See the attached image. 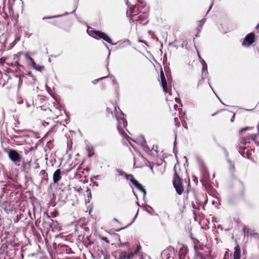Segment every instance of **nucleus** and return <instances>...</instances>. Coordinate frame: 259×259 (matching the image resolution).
Listing matches in <instances>:
<instances>
[{
  "instance_id": "obj_1",
  "label": "nucleus",
  "mask_w": 259,
  "mask_h": 259,
  "mask_svg": "<svg viewBox=\"0 0 259 259\" xmlns=\"http://www.w3.org/2000/svg\"><path fill=\"white\" fill-rule=\"evenodd\" d=\"M178 166H174L175 174L172 178V185L177 193L181 195L184 192V186L180 172L178 170Z\"/></svg>"
},
{
  "instance_id": "obj_2",
  "label": "nucleus",
  "mask_w": 259,
  "mask_h": 259,
  "mask_svg": "<svg viewBox=\"0 0 259 259\" xmlns=\"http://www.w3.org/2000/svg\"><path fill=\"white\" fill-rule=\"evenodd\" d=\"M117 172L119 176H123L127 180H129L138 190L142 192L144 195H146V190L144 188L143 186L135 179L133 175L127 174L124 171L119 169H117Z\"/></svg>"
},
{
  "instance_id": "obj_3",
  "label": "nucleus",
  "mask_w": 259,
  "mask_h": 259,
  "mask_svg": "<svg viewBox=\"0 0 259 259\" xmlns=\"http://www.w3.org/2000/svg\"><path fill=\"white\" fill-rule=\"evenodd\" d=\"M89 34L96 39L102 38L106 42L109 44H112V40L111 38L104 32L96 30H89Z\"/></svg>"
},
{
  "instance_id": "obj_4",
  "label": "nucleus",
  "mask_w": 259,
  "mask_h": 259,
  "mask_svg": "<svg viewBox=\"0 0 259 259\" xmlns=\"http://www.w3.org/2000/svg\"><path fill=\"white\" fill-rule=\"evenodd\" d=\"M8 157L16 165H19L21 160V156L15 150L10 149L8 151Z\"/></svg>"
},
{
  "instance_id": "obj_5",
  "label": "nucleus",
  "mask_w": 259,
  "mask_h": 259,
  "mask_svg": "<svg viewBox=\"0 0 259 259\" xmlns=\"http://www.w3.org/2000/svg\"><path fill=\"white\" fill-rule=\"evenodd\" d=\"M141 249V246H137L136 249L134 251L127 252L126 251H122L119 254L118 259H133L137 255Z\"/></svg>"
},
{
  "instance_id": "obj_6",
  "label": "nucleus",
  "mask_w": 259,
  "mask_h": 259,
  "mask_svg": "<svg viewBox=\"0 0 259 259\" xmlns=\"http://www.w3.org/2000/svg\"><path fill=\"white\" fill-rule=\"evenodd\" d=\"M24 54L23 52H19L17 54L13 56V59L15 61L14 63H11V66H15L18 67V69L21 70V68H24L23 67V59L22 58V56ZM24 58H25L24 57ZM24 59H26L24 58Z\"/></svg>"
},
{
  "instance_id": "obj_7",
  "label": "nucleus",
  "mask_w": 259,
  "mask_h": 259,
  "mask_svg": "<svg viewBox=\"0 0 259 259\" xmlns=\"http://www.w3.org/2000/svg\"><path fill=\"white\" fill-rule=\"evenodd\" d=\"M116 119L118 121L117 127L119 133L121 135L125 134L123 128H125L127 126V123L126 120L123 117H116Z\"/></svg>"
},
{
  "instance_id": "obj_8",
  "label": "nucleus",
  "mask_w": 259,
  "mask_h": 259,
  "mask_svg": "<svg viewBox=\"0 0 259 259\" xmlns=\"http://www.w3.org/2000/svg\"><path fill=\"white\" fill-rule=\"evenodd\" d=\"M215 114H220L221 116L224 119H227L228 117L232 116V118L231 119V122H233L234 121L235 117V113L226 110H222L219 111L213 114L212 116H214Z\"/></svg>"
},
{
  "instance_id": "obj_9",
  "label": "nucleus",
  "mask_w": 259,
  "mask_h": 259,
  "mask_svg": "<svg viewBox=\"0 0 259 259\" xmlns=\"http://www.w3.org/2000/svg\"><path fill=\"white\" fill-rule=\"evenodd\" d=\"M255 41V34L253 32L248 34L244 38V40L242 43L243 46H250Z\"/></svg>"
},
{
  "instance_id": "obj_10",
  "label": "nucleus",
  "mask_w": 259,
  "mask_h": 259,
  "mask_svg": "<svg viewBox=\"0 0 259 259\" xmlns=\"http://www.w3.org/2000/svg\"><path fill=\"white\" fill-rule=\"evenodd\" d=\"M44 103H48L47 100L44 96L38 95L35 99L34 101H33L32 105L35 106L37 108H42V104Z\"/></svg>"
},
{
  "instance_id": "obj_11",
  "label": "nucleus",
  "mask_w": 259,
  "mask_h": 259,
  "mask_svg": "<svg viewBox=\"0 0 259 259\" xmlns=\"http://www.w3.org/2000/svg\"><path fill=\"white\" fill-rule=\"evenodd\" d=\"M160 84L162 87L163 92L165 93H168L169 94H171L170 92L168 91L167 86V81L165 77L164 72L162 68H161L160 70Z\"/></svg>"
},
{
  "instance_id": "obj_12",
  "label": "nucleus",
  "mask_w": 259,
  "mask_h": 259,
  "mask_svg": "<svg viewBox=\"0 0 259 259\" xmlns=\"http://www.w3.org/2000/svg\"><path fill=\"white\" fill-rule=\"evenodd\" d=\"M24 57L26 59H27L30 61V63H31L32 67L33 68H34L35 70L39 71H41L42 70L44 69V67L40 65L37 64L35 62L34 60L28 55V53L25 54Z\"/></svg>"
},
{
  "instance_id": "obj_13",
  "label": "nucleus",
  "mask_w": 259,
  "mask_h": 259,
  "mask_svg": "<svg viewBox=\"0 0 259 259\" xmlns=\"http://www.w3.org/2000/svg\"><path fill=\"white\" fill-rule=\"evenodd\" d=\"M49 112L51 114L50 116L52 118H53L54 117H58L61 115L63 112H65L61 108L55 106H54L52 109H51Z\"/></svg>"
},
{
  "instance_id": "obj_14",
  "label": "nucleus",
  "mask_w": 259,
  "mask_h": 259,
  "mask_svg": "<svg viewBox=\"0 0 259 259\" xmlns=\"http://www.w3.org/2000/svg\"><path fill=\"white\" fill-rule=\"evenodd\" d=\"M139 14V8L137 5L133 6L128 11H127L126 14L128 17L132 18Z\"/></svg>"
},
{
  "instance_id": "obj_15",
  "label": "nucleus",
  "mask_w": 259,
  "mask_h": 259,
  "mask_svg": "<svg viewBox=\"0 0 259 259\" xmlns=\"http://www.w3.org/2000/svg\"><path fill=\"white\" fill-rule=\"evenodd\" d=\"M62 174L63 171H62L60 169H57L54 171L53 175L54 183H57L61 179Z\"/></svg>"
},
{
  "instance_id": "obj_16",
  "label": "nucleus",
  "mask_w": 259,
  "mask_h": 259,
  "mask_svg": "<svg viewBox=\"0 0 259 259\" xmlns=\"http://www.w3.org/2000/svg\"><path fill=\"white\" fill-rule=\"evenodd\" d=\"M211 250H209L208 253L205 255L201 252H198L196 251L194 252V257L195 259H206V257H211Z\"/></svg>"
},
{
  "instance_id": "obj_17",
  "label": "nucleus",
  "mask_w": 259,
  "mask_h": 259,
  "mask_svg": "<svg viewBox=\"0 0 259 259\" xmlns=\"http://www.w3.org/2000/svg\"><path fill=\"white\" fill-rule=\"evenodd\" d=\"M256 138V135H250L247 137H242L241 142L244 144L250 143L251 141H255Z\"/></svg>"
},
{
  "instance_id": "obj_18",
  "label": "nucleus",
  "mask_w": 259,
  "mask_h": 259,
  "mask_svg": "<svg viewBox=\"0 0 259 259\" xmlns=\"http://www.w3.org/2000/svg\"><path fill=\"white\" fill-rule=\"evenodd\" d=\"M138 21L142 24H146L148 22V15L146 13H143L138 17Z\"/></svg>"
},
{
  "instance_id": "obj_19",
  "label": "nucleus",
  "mask_w": 259,
  "mask_h": 259,
  "mask_svg": "<svg viewBox=\"0 0 259 259\" xmlns=\"http://www.w3.org/2000/svg\"><path fill=\"white\" fill-rule=\"evenodd\" d=\"M240 187L239 189L238 193L240 197H244L246 192V187L245 184L242 182H240Z\"/></svg>"
},
{
  "instance_id": "obj_20",
  "label": "nucleus",
  "mask_w": 259,
  "mask_h": 259,
  "mask_svg": "<svg viewBox=\"0 0 259 259\" xmlns=\"http://www.w3.org/2000/svg\"><path fill=\"white\" fill-rule=\"evenodd\" d=\"M54 123V122L51 117L47 118L46 120H43L41 121L42 125L45 127L49 126L52 127Z\"/></svg>"
},
{
  "instance_id": "obj_21",
  "label": "nucleus",
  "mask_w": 259,
  "mask_h": 259,
  "mask_svg": "<svg viewBox=\"0 0 259 259\" xmlns=\"http://www.w3.org/2000/svg\"><path fill=\"white\" fill-rule=\"evenodd\" d=\"M84 219H83V220L80 219V220L78 221L77 224L76 226V229H75L76 232H77V229H78L79 227L82 228L85 231L89 230V228L88 227H86L85 225H84Z\"/></svg>"
},
{
  "instance_id": "obj_22",
  "label": "nucleus",
  "mask_w": 259,
  "mask_h": 259,
  "mask_svg": "<svg viewBox=\"0 0 259 259\" xmlns=\"http://www.w3.org/2000/svg\"><path fill=\"white\" fill-rule=\"evenodd\" d=\"M190 238H191V239L193 241L194 252L198 251V246L200 244L199 240L198 239L194 238L192 235H191Z\"/></svg>"
},
{
  "instance_id": "obj_23",
  "label": "nucleus",
  "mask_w": 259,
  "mask_h": 259,
  "mask_svg": "<svg viewBox=\"0 0 259 259\" xmlns=\"http://www.w3.org/2000/svg\"><path fill=\"white\" fill-rule=\"evenodd\" d=\"M240 248L238 245L235 247L234 259H240Z\"/></svg>"
},
{
  "instance_id": "obj_24",
  "label": "nucleus",
  "mask_w": 259,
  "mask_h": 259,
  "mask_svg": "<svg viewBox=\"0 0 259 259\" xmlns=\"http://www.w3.org/2000/svg\"><path fill=\"white\" fill-rule=\"evenodd\" d=\"M84 245L87 247L91 246L94 243V241L92 240V237L91 235L87 237V238L84 240Z\"/></svg>"
},
{
  "instance_id": "obj_25",
  "label": "nucleus",
  "mask_w": 259,
  "mask_h": 259,
  "mask_svg": "<svg viewBox=\"0 0 259 259\" xmlns=\"http://www.w3.org/2000/svg\"><path fill=\"white\" fill-rule=\"evenodd\" d=\"M39 174L41 176L42 180H48V174L45 170H41L40 171Z\"/></svg>"
},
{
  "instance_id": "obj_26",
  "label": "nucleus",
  "mask_w": 259,
  "mask_h": 259,
  "mask_svg": "<svg viewBox=\"0 0 259 259\" xmlns=\"http://www.w3.org/2000/svg\"><path fill=\"white\" fill-rule=\"evenodd\" d=\"M6 63L8 65H11V63L9 61V59L6 57H2L0 58V63L4 64Z\"/></svg>"
},
{
  "instance_id": "obj_27",
  "label": "nucleus",
  "mask_w": 259,
  "mask_h": 259,
  "mask_svg": "<svg viewBox=\"0 0 259 259\" xmlns=\"http://www.w3.org/2000/svg\"><path fill=\"white\" fill-rule=\"evenodd\" d=\"M174 121L176 127L177 128L178 127H180L181 118L179 116H178V117H175L174 118Z\"/></svg>"
},
{
  "instance_id": "obj_28",
  "label": "nucleus",
  "mask_w": 259,
  "mask_h": 259,
  "mask_svg": "<svg viewBox=\"0 0 259 259\" xmlns=\"http://www.w3.org/2000/svg\"><path fill=\"white\" fill-rule=\"evenodd\" d=\"M84 170H85V169H82L81 168L78 167L77 169L76 175L81 177L82 176V174L84 173Z\"/></svg>"
},
{
  "instance_id": "obj_29",
  "label": "nucleus",
  "mask_w": 259,
  "mask_h": 259,
  "mask_svg": "<svg viewBox=\"0 0 259 259\" xmlns=\"http://www.w3.org/2000/svg\"><path fill=\"white\" fill-rule=\"evenodd\" d=\"M203 179H204L206 181L209 179V175L208 171L207 169L204 170L203 172Z\"/></svg>"
},
{
  "instance_id": "obj_30",
  "label": "nucleus",
  "mask_w": 259,
  "mask_h": 259,
  "mask_svg": "<svg viewBox=\"0 0 259 259\" xmlns=\"http://www.w3.org/2000/svg\"><path fill=\"white\" fill-rule=\"evenodd\" d=\"M49 23L50 24H51L53 25H55L56 26H57V27H60L61 24V22L59 21H57V20H54V21L50 22Z\"/></svg>"
},
{
  "instance_id": "obj_31",
  "label": "nucleus",
  "mask_w": 259,
  "mask_h": 259,
  "mask_svg": "<svg viewBox=\"0 0 259 259\" xmlns=\"http://www.w3.org/2000/svg\"><path fill=\"white\" fill-rule=\"evenodd\" d=\"M202 75H203L204 73H205V74L207 73V65L206 63H205V64L202 65Z\"/></svg>"
},
{
  "instance_id": "obj_32",
  "label": "nucleus",
  "mask_w": 259,
  "mask_h": 259,
  "mask_svg": "<svg viewBox=\"0 0 259 259\" xmlns=\"http://www.w3.org/2000/svg\"><path fill=\"white\" fill-rule=\"evenodd\" d=\"M42 106H43V108H40V109H41L42 110H44V111H47L48 110L49 111H50V110L51 109H50L48 106V103H44L42 104Z\"/></svg>"
},
{
  "instance_id": "obj_33",
  "label": "nucleus",
  "mask_w": 259,
  "mask_h": 259,
  "mask_svg": "<svg viewBox=\"0 0 259 259\" xmlns=\"http://www.w3.org/2000/svg\"><path fill=\"white\" fill-rule=\"evenodd\" d=\"M16 102L18 104H22L23 103V98L20 96H18L16 99Z\"/></svg>"
},
{
  "instance_id": "obj_34",
  "label": "nucleus",
  "mask_w": 259,
  "mask_h": 259,
  "mask_svg": "<svg viewBox=\"0 0 259 259\" xmlns=\"http://www.w3.org/2000/svg\"><path fill=\"white\" fill-rule=\"evenodd\" d=\"M206 247V245H203V244H200L198 246V252H200L201 250H203L204 249V248Z\"/></svg>"
},
{
  "instance_id": "obj_35",
  "label": "nucleus",
  "mask_w": 259,
  "mask_h": 259,
  "mask_svg": "<svg viewBox=\"0 0 259 259\" xmlns=\"http://www.w3.org/2000/svg\"><path fill=\"white\" fill-rule=\"evenodd\" d=\"M100 238L101 240L105 241L107 244H109V241L108 240V238L106 237L103 236H100Z\"/></svg>"
},
{
  "instance_id": "obj_36",
  "label": "nucleus",
  "mask_w": 259,
  "mask_h": 259,
  "mask_svg": "<svg viewBox=\"0 0 259 259\" xmlns=\"http://www.w3.org/2000/svg\"><path fill=\"white\" fill-rule=\"evenodd\" d=\"M86 193H87V195L88 197L89 198H91L92 193H91V191L90 188H88L87 189V190L86 191Z\"/></svg>"
},
{
  "instance_id": "obj_37",
  "label": "nucleus",
  "mask_w": 259,
  "mask_h": 259,
  "mask_svg": "<svg viewBox=\"0 0 259 259\" xmlns=\"http://www.w3.org/2000/svg\"><path fill=\"white\" fill-rule=\"evenodd\" d=\"M186 249L185 248H181L180 251V255H182L183 253H184V256H185Z\"/></svg>"
},
{
  "instance_id": "obj_38",
  "label": "nucleus",
  "mask_w": 259,
  "mask_h": 259,
  "mask_svg": "<svg viewBox=\"0 0 259 259\" xmlns=\"http://www.w3.org/2000/svg\"><path fill=\"white\" fill-rule=\"evenodd\" d=\"M58 215V212H56V211H54V212H52L51 213V216L52 217H56L57 215Z\"/></svg>"
},
{
  "instance_id": "obj_39",
  "label": "nucleus",
  "mask_w": 259,
  "mask_h": 259,
  "mask_svg": "<svg viewBox=\"0 0 259 259\" xmlns=\"http://www.w3.org/2000/svg\"><path fill=\"white\" fill-rule=\"evenodd\" d=\"M248 129H249V127H245V128H243L240 130V133L242 134L244 132L246 131Z\"/></svg>"
},
{
  "instance_id": "obj_40",
  "label": "nucleus",
  "mask_w": 259,
  "mask_h": 259,
  "mask_svg": "<svg viewBox=\"0 0 259 259\" xmlns=\"http://www.w3.org/2000/svg\"><path fill=\"white\" fill-rule=\"evenodd\" d=\"M191 189V186H190V179L189 178H188V187H187V192L188 193L189 190Z\"/></svg>"
},
{
  "instance_id": "obj_41",
  "label": "nucleus",
  "mask_w": 259,
  "mask_h": 259,
  "mask_svg": "<svg viewBox=\"0 0 259 259\" xmlns=\"http://www.w3.org/2000/svg\"><path fill=\"white\" fill-rule=\"evenodd\" d=\"M192 206H193V208L196 209H199V204L196 205V204H193Z\"/></svg>"
},
{
  "instance_id": "obj_42",
  "label": "nucleus",
  "mask_w": 259,
  "mask_h": 259,
  "mask_svg": "<svg viewBox=\"0 0 259 259\" xmlns=\"http://www.w3.org/2000/svg\"><path fill=\"white\" fill-rule=\"evenodd\" d=\"M203 81H204V78L202 77V78L199 80L198 84L199 85H200V84H202Z\"/></svg>"
},
{
  "instance_id": "obj_43",
  "label": "nucleus",
  "mask_w": 259,
  "mask_h": 259,
  "mask_svg": "<svg viewBox=\"0 0 259 259\" xmlns=\"http://www.w3.org/2000/svg\"><path fill=\"white\" fill-rule=\"evenodd\" d=\"M56 17V16L45 17H43L42 19L45 20V19H51V18H55Z\"/></svg>"
},
{
  "instance_id": "obj_44",
  "label": "nucleus",
  "mask_w": 259,
  "mask_h": 259,
  "mask_svg": "<svg viewBox=\"0 0 259 259\" xmlns=\"http://www.w3.org/2000/svg\"><path fill=\"white\" fill-rule=\"evenodd\" d=\"M28 75L29 76H31V77L32 78V80H33V83H34L35 80V79H35V78H34V77H33V76H32L31 75V73H30H30H29L28 74Z\"/></svg>"
},
{
  "instance_id": "obj_45",
  "label": "nucleus",
  "mask_w": 259,
  "mask_h": 259,
  "mask_svg": "<svg viewBox=\"0 0 259 259\" xmlns=\"http://www.w3.org/2000/svg\"><path fill=\"white\" fill-rule=\"evenodd\" d=\"M103 78H101L100 79H96V80H95L94 81H93V83L94 84H96L99 80H101Z\"/></svg>"
},
{
  "instance_id": "obj_46",
  "label": "nucleus",
  "mask_w": 259,
  "mask_h": 259,
  "mask_svg": "<svg viewBox=\"0 0 259 259\" xmlns=\"http://www.w3.org/2000/svg\"><path fill=\"white\" fill-rule=\"evenodd\" d=\"M200 61L202 65L205 64V63H206L205 61L202 58H201V59H200Z\"/></svg>"
},
{
  "instance_id": "obj_47",
  "label": "nucleus",
  "mask_w": 259,
  "mask_h": 259,
  "mask_svg": "<svg viewBox=\"0 0 259 259\" xmlns=\"http://www.w3.org/2000/svg\"><path fill=\"white\" fill-rule=\"evenodd\" d=\"M142 259H151V258L149 256H146V257H143Z\"/></svg>"
},
{
  "instance_id": "obj_48",
  "label": "nucleus",
  "mask_w": 259,
  "mask_h": 259,
  "mask_svg": "<svg viewBox=\"0 0 259 259\" xmlns=\"http://www.w3.org/2000/svg\"><path fill=\"white\" fill-rule=\"evenodd\" d=\"M106 110L108 112L112 113V112L110 110V108L109 107H107Z\"/></svg>"
},
{
  "instance_id": "obj_49",
  "label": "nucleus",
  "mask_w": 259,
  "mask_h": 259,
  "mask_svg": "<svg viewBox=\"0 0 259 259\" xmlns=\"http://www.w3.org/2000/svg\"><path fill=\"white\" fill-rule=\"evenodd\" d=\"M26 106L27 107H31V105L26 103Z\"/></svg>"
},
{
  "instance_id": "obj_50",
  "label": "nucleus",
  "mask_w": 259,
  "mask_h": 259,
  "mask_svg": "<svg viewBox=\"0 0 259 259\" xmlns=\"http://www.w3.org/2000/svg\"><path fill=\"white\" fill-rule=\"evenodd\" d=\"M198 57L200 59H201V58H202L199 54V53L198 52Z\"/></svg>"
},
{
  "instance_id": "obj_51",
  "label": "nucleus",
  "mask_w": 259,
  "mask_h": 259,
  "mask_svg": "<svg viewBox=\"0 0 259 259\" xmlns=\"http://www.w3.org/2000/svg\"><path fill=\"white\" fill-rule=\"evenodd\" d=\"M236 222L237 223H239V221L238 220H236Z\"/></svg>"
}]
</instances>
